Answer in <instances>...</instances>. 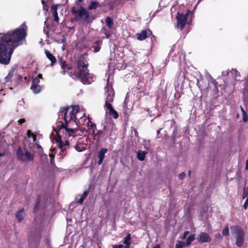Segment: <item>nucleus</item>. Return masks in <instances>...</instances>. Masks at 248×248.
<instances>
[{
    "instance_id": "f257e3e1",
    "label": "nucleus",
    "mask_w": 248,
    "mask_h": 248,
    "mask_svg": "<svg viewBox=\"0 0 248 248\" xmlns=\"http://www.w3.org/2000/svg\"><path fill=\"white\" fill-rule=\"evenodd\" d=\"M27 26L25 23L13 31L0 33V63L8 64L14 50L22 44L26 36Z\"/></svg>"
},
{
    "instance_id": "f03ea898",
    "label": "nucleus",
    "mask_w": 248,
    "mask_h": 248,
    "mask_svg": "<svg viewBox=\"0 0 248 248\" xmlns=\"http://www.w3.org/2000/svg\"><path fill=\"white\" fill-rule=\"evenodd\" d=\"M61 127L56 130L57 136L55 140L57 144L58 149L60 150L59 155L62 158L65 155V146L68 145L74 136L76 135L77 130L75 129L66 127L63 124H61Z\"/></svg>"
},
{
    "instance_id": "7ed1b4c3",
    "label": "nucleus",
    "mask_w": 248,
    "mask_h": 248,
    "mask_svg": "<svg viewBox=\"0 0 248 248\" xmlns=\"http://www.w3.org/2000/svg\"><path fill=\"white\" fill-rule=\"evenodd\" d=\"M78 126L82 132L94 134L96 130V125L93 124L89 117L86 118L85 115L80 114L78 117Z\"/></svg>"
},
{
    "instance_id": "20e7f679",
    "label": "nucleus",
    "mask_w": 248,
    "mask_h": 248,
    "mask_svg": "<svg viewBox=\"0 0 248 248\" xmlns=\"http://www.w3.org/2000/svg\"><path fill=\"white\" fill-rule=\"evenodd\" d=\"M105 96H106V107L108 110V113L114 119H117L118 117V114L117 111L114 110L110 102L113 100L114 95V92L112 87L110 85H108L105 88Z\"/></svg>"
},
{
    "instance_id": "39448f33",
    "label": "nucleus",
    "mask_w": 248,
    "mask_h": 248,
    "mask_svg": "<svg viewBox=\"0 0 248 248\" xmlns=\"http://www.w3.org/2000/svg\"><path fill=\"white\" fill-rule=\"evenodd\" d=\"M16 155L19 160L25 163L32 161L34 159L33 153L26 147L23 148L19 147L16 151Z\"/></svg>"
},
{
    "instance_id": "423d86ee",
    "label": "nucleus",
    "mask_w": 248,
    "mask_h": 248,
    "mask_svg": "<svg viewBox=\"0 0 248 248\" xmlns=\"http://www.w3.org/2000/svg\"><path fill=\"white\" fill-rule=\"evenodd\" d=\"M88 64L85 62L78 63L79 78L83 84H90L93 81L87 70Z\"/></svg>"
},
{
    "instance_id": "0eeeda50",
    "label": "nucleus",
    "mask_w": 248,
    "mask_h": 248,
    "mask_svg": "<svg viewBox=\"0 0 248 248\" xmlns=\"http://www.w3.org/2000/svg\"><path fill=\"white\" fill-rule=\"evenodd\" d=\"M230 229L232 233L235 236L236 245L239 247L242 246L244 237V232L242 228L237 225H234L231 226Z\"/></svg>"
},
{
    "instance_id": "6e6552de",
    "label": "nucleus",
    "mask_w": 248,
    "mask_h": 248,
    "mask_svg": "<svg viewBox=\"0 0 248 248\" xmlns=\"http://www.w3.org/2000/svg\"><path fill=\"white\" fill-rule=\"evenodd\" d=\"M66 110L70 113L71 116L73 117V119H78L80 116V114L84 115V112L79 106L76 105L72 107L66 109Z\"/></svg>"
},
{
    "instance_id": "1a4fd4ad",
    "label": "nucleus",
    "mask_w": 248,
    "mask_h": 248,
    "mask_svg": "<svg viewBox=\"0 0 248 248\" xmlns=\"http://www.w3.org/2000/svg\"><path fill=\"white\" fill-rule=\"evenodd\" d=\"M40 79H42V75L39 74L38 76L32 80V84L31 86V89L34 93H39L41 90V87L39 84Z\"/></svg>"
},
{
    "instance_id": "9d476101",
    "label": "nucleus",
    "mask_w": 248,
    "mask_h": 248,
    "mask_svg": "<svg viewBox=\"0 0 248 248\" xmlns=\"http://www.w3.org/2000/svg\"><path fill=\"white\" fill-rule=\"evenodd\" d=\"M187 14H183L178 13L177 16V27L179 28L181 30H182L186 24V20L187 19Z\"/></svg>"
},
{
    "instance_id": "9b49d317",
    "label": "nucleus",
    "mask_w": 248,
    "mask_h": 248,
    "mask_svg": "<svg viewBox=\"0 0 248 248\" xmlns=\"http://www.w3.org/2000/svg\"><path fill=\"white\" fill-rule=\"evenodd\" d=\"M75 13L77 16L79 17L82 18L84 21H87L89 20V13L88 12L83 8H80Z\"/></svg>"
},
{
    "instance_id": "f8f14e48",
    "label": "nucleus",
    "mask_w": 248,
    "mask_h": 248,
    "mask_svg": "<svg viewBox=\"0 0 248 248\" xmlns=\"http://www.w3.org/2000/svg\"><path fill=\"white\" fill-rule=\"evenodd\" d=\"M64 118L65 120V122L66 123V125H65V124H64L62 123H59L57 124V127H55L54 129L55 131H56V130H58V129H60L61 127V124H63L66 127H67L68 128H70L69 127V125H68V124L67 123V122L73 119V117L71 116L70 113L68 112L66 110H65V112L64 113Z\"/></svg>"
},
{
    "instance_id": "ddd939ff",
    "label": "nucleus",
    "mask_w": 248,
    "mask_h": 248,
    "mask_svg": "<svg viewBox=\"0 0 248 248\" xmlns=\"http://www.w3.org/2000/svg\"><path fill=\"white\" fill-rule=\"evenodd\" d=\"M151 33L152 32L149 30H143L140 33L137 34V39L140 41L143 40L149 36Z\"/></svg>"
},
{
    "instance_id": "4468645a",
    "label": "nucleus",
    "mask_w": 248,
    "mask_h": 248,
    "mask_svg": "<svg viewBox=\"0 0 248 248\" xmlns=\"http://www.w3.org/2000/svg\"><path fill=\"white\" fill-rule=\"evenodd\" d=\"M27 136H28V140L30 143L29 146L31 148L32 147L33 145L34 144L35 140H36V136L31 132L30 130H29L27 132Z\"/></svg>"
},
{
    "instance_id": "2eb2a0df",
    "label": "nucleus",
    "mask_w": 248,
    "mask_h": 248,
    "mask_svg": "<svg viewBox=\"0 0 248 248\" xmlns=\"http://www.w3.org/2000/svg\"><path fill=\"white\" fill-rule=\"evenodd\" d=\"M107 149L105 148H102L101 150L98 152L97 154V157L99 158V160L98 161V165H101L103 161V159L105 157V154L107 152Z\"/></svg>"
},
{
    "instance_id": "dca6fc26",
    "label": "nucleus",
    "mask_w": 248,
    "mask_h": 248,
    "mask_svg": "<svg viewBox=\"0 0 248 248\" xmlns=\"http://www.w3.org/2000/svg\"><path fill=\"white\" fill-rule=\"evenodd\" d=\"M199 241L202 243L208 242L210 241V238L207 233L202 232L200 234Z\"/></svg>"
},
{
    "instance_id": "f3484780",
    "label": "nucleus",
    "mask_w": 248,
    "mask_h": 248,
    "mask_svg": "<svg viewBox=\"0 0 248 248\" xmlns=\"http://www.w3.org/2000/svg\"><path fill=\"white\" fill-rule=\"evenodd\" d=\"M45 53L47 58L51 61L52 65H53L56 62L55 57L47 50H45Z\"/></svg>"
},
{
    "instance_id": "a211bd4d",
    "label": "nucleus",
    "mask_w": 248,
    "mask_h": 248,
    "mask_svg": "<svg viewBox=\"0 0 248 248\" xmlns=\"http://www.w3.org/2000/svg\"><path fill=\"white\" fill-rule=\"evenodd\" d=\"M16 217L19 221H22L24 217V210L23 208L19 209L16 214Z\"/></svg>"
},
{
    "instance_id": "6ab92c4d",
    "label": "nucleus",
    "mask_w": 248,
    "mask_h": 248,
    "mask_svg": "<svg viewBox=\"0 0 248 248\" xmlns=\"http://www.w3.org/2000/svg\"><path fill=\"white\" fill-rule=\"evenodd\" d=\"M147 154V152L146 151H142L141 150H139L137 152V158L140 161H143L144 160L145 155Z\"/></svg>"
},
{
    "instance_id": "aec40b11",
    "label": "nucleus",
    "mask_w": 248,
    "mask_h": 248,
    "mask_svg": "<svg viewBox=\"0 0 248 248\" xmlns=\"http://www.w3.org/2000/svg\"><path fill=\"white\" fill-rule=\"evenodd\" d=\"M195 236L194 234L189 235L186 239V242L185 243V246H189L191 244V242L194 240Z\"/></svg>"
},
{
    "instance_id": "412c9836",
    "label": "nucleus",
    "mask_w": 248,
    "mask_h": 248,
    "mask_svg": "<svg viewBox=\"0 0 248 248\" xmlns=\"http://www.w3.org/2000/svg\"><path fill=\"white\" fill-rule=\"evenodd\" d=\"M58 6V5H53L52 7V10H54V18H55V20L57 22H58V21H59L58 13L57 11Z\"/></svg>"
},
{
    "instance_id": "4be33fe9",
    "label": "nucleus",
    "mask_w": 248,
    "mask_h": 248,
    "mask_svg": "<svg viewBox=\"0 0 248 248\" xmlns=\"http://www.w3.org/2000/svg\"><path fill=\"white\" fill-rule=\"evenodd\" d=\"M105 21L109 28L111 29L113 25V22L111 18L109 17H107L105 19Z\"/></svg>"
},
{
    "instance_id": "5701e85b",
    "label": "nucleus",
    "mask_w": 248,
    "mask_h": 248,
    "mask_svg": "<svg viewBox=\"0 0 248 248\" xmlns=\"http://www.w3.org/2000/svg\"><path fill=\"white\" fill-rule=\"evenodd\" d=\"M99 3L95 1H92L88 7L90 10L95 9L98 6Z\"/></svg>"
},
{
    "instance_id": "b1692460",
    "label": "nucleus",
    "mask_w": 248,
    "mask_h": 248,
    "mask_svg": "<svg viewBox=\"0 0 248 248\" xmlns=\"http://www.w3.org/2000/svg\"><path fill=\"white\" fill-rule=\"evenodd\" d=\"M130 239L131 235L129 233L127 234V236L124 238L123 243L125 245H130Z\"/></svg>"
},
{
    "instance_id": "393cba45",
    "label": "nucleus",
    "mask_w": 248,
    "mask_h": 248,
    "mask_svg": "<svg viewBox=\"0 0 248 248\" xmlns=\"http://www.w3.org/2000/svg\"><path fill=\"white\" fill-rule=\"evenodd\" d=\"M185 246L184 242L180 241H177L175 248H183Z\"/></svg>"
},
{
    "instance_id": "a878e982",
    "label": "nucleus",
    "mask_w": 248,
    "mask_h": 248,
    "mask_svg": "<svg viewBox=\"0 0 248 248\" xmlns=\"http://www.w3.org/2000/svg\"><path fill=\"white\" fill-rule=\"evenodd\" d=\"M13 71L9 72L8 75L5 77V82H8L11 80V79L12 78L13 76Z\"/></svg>"
},
{
    "instance_id": "bb28decb",
    "label": "nucleus",
    "mask_w": 248,
    "mask_h": 248,
    "mask_svg": "<svg viewBox=\"0 0 248 248\" xmlns=\"http://www.w3.org/2000/svg\"><path fill=\"white\" fill-rule=\"evenodd\" d=\"M57 149H56V148H53V149H52V153L49 154V156L51 158V162L52 163V160L54 157V155L55 154H56V151H57Z\"/></svg>"
},
{
    "instance_id": "cd10ccee",
    "label": "nucleus",
    "mask_w": 248,
    "mask_h": 248,
    "mask_svg": "<svg viewBox=\"0 0 248 248\" xmlns=\"http://www.w3.org/2000/svg\"><path fill=\"white\" fill-rule=\"evenodd\" d=\"M229 233V227L228 226H226L225 228L222 231V234L224 236L228 235Z\"/></svg>"
},
{
    "instance_id": "c85d7f7f",
    "label": "nucleus",
    "mask_w": 248,
    "mask_h": 248,
    "mask_svg": "<svg viewBox=\"0 0 248 248\" xmlns=\"http://www.w3.org/2000/svg\"><path fill=\"white\" fill-rule=\"evenodd\" d=\"M75 149L78 152L83 151L85 148L84 147L78 146V145L75 146Z\"/></svg>"
},
{
    "instance_id": "c756f323",
    "label": "nucleus",
    "mask_w": 248,
    "mask_h": 248,
    "mask_svg": "<svg viewBox=\"0 0 248 248\" xmlns=\"http://www.w3.org/2000/svg\"><path fill=\"white\" fill-rule=\"evenodd\" d=\"M243 120L244 122H246L248 120V115L245 111H243Z\"/></svg>"
},
{
    "instance_id": "7c9ffc66",
    "label": "nucleus",
    "mask_w": 248,
    "mask_h": 248,
    "mask_svg": "<svg viewBox=\"0 0 248 248\" xmlns=\"http://www.w3.org/2000/svg\"><path fill=\"white\" fill-rule=\"evenodd\" d=\"M248 197H247L246 200L245 201V202L244 204L243 207L244 209L246 210L248 208Z\"/></svg>"
},
{
    "instance_id": "2f4dec72",
    "label": "nucleus",
    "mask_w": 248,
    "mask_h": 248,
    "mask_svg": "<svg viewBox=\"0 0 248 248\" xmlns=\"http://www.w3.org/2000/svg\"><path fill=\"white\" fill-rule=\"evenodd\" d=\"M186 176V174L184 172H183L179 174V178L180 179H183Z\"/></svg>"
},
{
    "instance_id": "473e14b6",
    "label": "nucleus",
    "mask_w": 248,
    "mask_h": 248,
    "mask_svg": "<svg viewBox=\"0 0 248 248\" xmlns=\"http://www.w3.org/2000/svg\"><path fill=\"white\" fill-rule=\"evenodd\" d=\"M248 195V193L246 191L243 190V193L242 195V198L245 199Z\"/></svg>"
},
{
    "instance_id": "72a5a7b5",
    "label": "nucleus",
    "mask_w": 248,
    "mask_h": 248,
    "mask_svg": "<svg viewBox=\"0 0 248 248\" xmlns=\"http://www.w3.org/2000/svg\"><path fill=\"white\" fill-rule=\"evenodd\" d=\"M189 234L188 231H186L184 232L183 236L182 237V239H185L186 238V236Z\"/></svg>"
},
{
    "instance_id": "f704fd0d",
    "label": "nucleus",
    "mask_w": 248,
    "mask_h": 248,
    "mask_svg": "<svg viewBox=\"0 0 248 248\" xmlns=\"http://www.w3.org/2000/svg\"><path fill=\"white\" fill-rule=\"evenodd\" d=\"M84 199L85 198L81 196L80 198L78 200V203H82Z\"/></svg>"
},
{
    "instance_id": "c9c22d12",
    "label": "nucleus",
    "mask_w": 248,
    "mask_h": 248,
    "mask_svg": "<svg viewBox=\"0 0 248 248\" xmlns=\"http://www.w3.org/2000/svg\"><path fill=\"white\" fill-rule=\"evenodd\" d=\"M25 122V120L24 118L20 119L18 121L19 124H23V123H24Z\"/></svg>"
},
{
    "instance_id": "e433bc0d",
    "label": "nucleus",
    "mask_w": 248,
    "mask_h": 248,
    "mask_svg": "<svg viewBox=\"0 0 248 248\" xmlns=\"http://www.w3.org/2000/svg\"><path fill=\"white\" fill-rule=\"evenodd\" d=\"M144 142L145 143V144H144V146H145V148L146 149H148L149 148V144H148L149 143V141H144Z\"/></svg>"
},
{
    "instance_id": "4c0bfd02",
    "label": "nucleus",
    "mask_w": 248,
    "mask_h": 248,
    "mask_svg": "<svg viewBox=\"0 0 248 248\" xmlns=\"http://www.w3.org/2000/svg\"><path fill=\"white\" fill-rule=\"evenodd\" d=\"M123 247V245H115L113 246V248H122Z\"/></svg>"
},
{
    "instance_id": "58836bf2",
    "label": "nucleus",
    "mask_w": 248,
    "mask_h": 248,
    "mask_svg": "<svg viewBox=\"0 0 248 248\" xmlns=\"http://www.w3.org/2000/svg\"><path fill=\"white\" fill-rule=\"evenodd\" d=\"M88 195V192L87 191H85L84 192L83 195H82V196L83 197H84V198H85L86 197V196H87Z\"/></svg>"
},
{
    "instance_id": "ea45409f",
    "label": "nucleus",
    "mask_w": 248,
    "mask_h": 248,
    "mask_svg": "<svg viewBox=\"0 0 248 248\" xmlns=\"http://www.w3.org/2000/svg\"><path fill=\"white\" fill-rule=\"evenodd\" d=\"M216 238H219V239H221L222 238V236L221 235V234L219 233H217L216 234Z\"/></svg>"
},
{
    "instance_id": "a19ab883",
    "label": "nucleus",
    "mask_w": 248,
    "mask_h": 248,
    "mask_svg": "<svg viewBox=\"0 0 248 248\" xmlns=\"http://www.w3.org/2000/svg\"><path fill=\"white\" fill-rule=\"evenodd\" d=\"M39 202H40L39 200L38 199L37 201V203L35 205V207H34L35 209H36L38 207V204L39 203Z\"/></svg>"
},
{
    "instance_id": "79ce46f5",
    "label": "nucleus",
    "mask_w": 248,
    "mask_h": 248,
    "mask_svg": "<svg viewBox=\"0 0 248 248\" xmlns=\"http://www.w3.org/2000/svg\"><path fill=\"white\" fill-rule=\"evenodd\" d=\"M105 35H106V37H104H104H103L104 38H105V37H106V38H108V37H109V34H108V32H106V31H105Z\"/></svg>"
},
{
    "instance_id": "37998d69",
    "label": "nucleus",
    "mask_w": 248,
    "mask_h": 248,
    "mask_svg": "<svg viewBox=\"0 0 248 248\" xmlns=\"http://www.w3.org/2000/svg\"><path fill=\"white\" fill-rule=\"evenodd\" d=\"M99 47H96L94 48V52H97L99 51Z\"/></svg>"
},
{
    "instance_id": "c03bdc74",
    "label": "nucleus",
    "mask_w": 248,
    "mask_h": 248,
    "mask_svg": "<svg viewBox=\"0 0 248 248\" xmlns=\"http://www.w3.org/2000/svg\"><path fill=\"white\" fill-rule=\"evenodd\" d=\"M154 248H160V246L158 245H156L154 247Z\"/></svg>"
},
{
    "instance_id": "a18cd8bd",
    "label": "nucleus",
    "mask_w": 248,
    "mask_h": 248,
    "mask_svg": "<svg viewBox=\"0 0 248 248\" xmlns=\"http://www.w3.org/2000/svg\"><path fill=\"white\" fill-rule=\"evenodd\" d=\"M4 154H5V153H4V152H3V153H0V157H1V156H2L4 155Z\"/></svg>"
},
{
    "instance_id": "49530a36",
    "label": "nucleus",
    "mask_w": 248,
    "mask_h": 248,
    "mask_svg": "<svg viewBox=\"0 0 248 248\" xmlns=\"http://www.w3.org/2000/svg\"><path fill=\"white\" fill-rule=\"evenodd\" d=\"M130 245H126L124 247V248H129V246Z\"/></svg>"
},
{
    "instance_id": "de8ad7c7",
    "label": "nucleus",
    "mask_w": 248,
    "mask_h": 248,
    "mask_svg": "<svg viewBox=\"0 0 248 248\" xmlns=\"http://www.w3.org/2000/svg\"><path fill=\"white\" fill-rule=\"evenodd\" d=\"M241 110H242V114H243V111H244V109L242 107H241Z\"/></svg>"
},
{
    "instance_id": "09e8293b",
    "label": "nucleus",
    "mask_w": 248,
    "mask_h": 248,
    "mask_svg": "<svg viewBox=\"0 0 248 248\" xmlns=\"http://www.w3.org/2000/svg\"><path fill=\"white\" fill-rule=\"evenodd\" d=\"M190 173H191V171L189 170V171H188V174H189V175H190Z\"/></svg>"
},
{
    "instance_id": "8fccbe9b",
    "label": "nucleus",
    "mask_w": 248,
    "mask_h": 248,
    "mask_svg": "<svg viewBox=\"0 0 248 248\" xmlns=\"http://www.w3.org/2000/svg\"><path fill=\"white\" fill-rule=\"evenodd\" d=\"M79 1H81L82 0H78Z\"/></svg>"
},
{
    "instance_id": "3c124183",
    "label": "nucleus",
    "mask_w": 248,
    "mask_h": 248,
    "mask_svg": "<svg viewBox=\"0 0 248 248\" xmlns=\"http://www.w3.org/2000/svg\"><path fill=\"white\" fill-rule=\"evenodd\" d=\"M0 90H1V89H0Z\"/></svg>"
}]
</instances>
